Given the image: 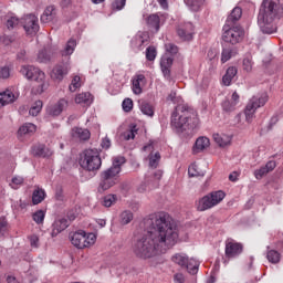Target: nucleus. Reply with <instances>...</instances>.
Instances as JSON below:
<instances>
[{
	"label": "nucleus",
	"mask_w": 283,
	"mask_h": 283,
	"mask_svg": "<svg viewBox=\"0 0 283 283\" xmlns=\"http://www.w3.org/2000/svg\"><path fill=\"white\" fill-rule=\"evenodd\" d=\"M243 251L244 245L242 243L232 239L226 241L224 255L227 260H235V258H240Z\"/></svg>",
	"instance_id": "10"
},
{
	"label": "nucleus",
	"mask_w": 283,
	"mask_h": 283,
	"mask_svg": "<svg viewBox=\"0 0 283 283\" xmlns=\"http://www.w3.org/2000/svg\"><path fill=\"white\" fill-rule=\"evenodd\" d=\"M72 136L73 138H78L80 140H90L92 134L87 128L75 127L72 129Z\"/></svg>",
	"instance_id": "25"
},
{
	"label": "nucleus",
	"mask_w": 283,
	"mask_h": 283,
	"mask_svg": "<svg viewBox=\"0 0 283 283\" xmlns=\"http://www.w3.org/2000/svg\"><path fill=\"white\" fill-rule=\"evenodd\" d=\"M170 125L176 134L193 132L200 126L198 113L187 104H179L171 114Z\"/></svg>",
	"instance_id": "2"
},
{
	"label": "nucleus",
	"mask_w": 283,
	"mask_h": 283,
	"mask_svg": "<svg viewBox=\"0 0 283 283\" xmlns=\"http://www.w3.org/2000/svg\"><path fill=\"white\" fill-rule=\"evenodd\" d=\"M34 132H36V126L32 123H27L19 128L18 135L30 136V134H34Z\"/></svg>",
	"instance_id": "31"
},
{
	"label": "nucleus",
	"mask_w": 283,
	"mask_h": 283,
	"mask_svg": "<svg viewBox=\"0 0 283 283\" xmlns=\"http://www.w3.org/2000/svg\"><path fill=\"white\" fill-rule=\"evenodd\" d=\"M156 54H157L156 46H148L146 49L147 61H156Z\"/></svg>",
	"instance_id": "48"
},
{
	"label": "nucleus",
	"mask_w": 283,
	"mask_h": 283,
	"mask_svg": "<svg viewBox=\"0 0 283 283\" xmlns=\"http://www.w3.org/2000/svg\"><path fill=\"white\" fill-rule=\"evenodd\" d=\"M41 109H43V102L36 101L30 108L29 114L30 116H39V114H41Z\"/></svg>",
	"instance_id": "40"
},
{
	"label": "nucleus",
	"mask_w": 283,
	"mask_h": 283,
	"mask_svg": "<svg viewBox=\"0 0 283 283\" xmlns=\"http://www.w3.org/2000/svg\"><path fill=\"white\" fill-rule=\"evenodd\" d=\"M171 260L175 264H178V266L185 269V265L187 264V262H189V256H187V254L177 253L172 255Z\"/></svg>",
	"instance_id": "34"
},
{
	"label": "nucleus",
	"mask_w": 283,
	"mask_h": 283,
	"mask_svg": "<svg viewBox=\"0 0 283 283\" xmlns=\"http://www.w3.org/2000/svg\"><path fill=\"white\" fill-rule=\"evenodd\" d=\"M188 176H190V178H198V176H202L200 171H198V165L192 164L189 166Z\"/></svg>",
	"instance_id": "51"
},
{
	"label": "nucleus",
	"mask_w": 283,
	"mask_h": 283,
	"mask_svg": "<svg viewBox=\"0 0 283 283\" xmlns=\"http://www.w3.org/2000/svg\"><path fill=\"white\" fill-rule=\"evenodd\" d=\"M118 174H120L119 168H107L103 170L99 175L98 192L103 193L107 191V189H112V187L118 182Z\"/></svg>",
	"instance_id": "6"
},
{
	"label": "nucleus",
	"mask_w": 283,
	"mask_h": 283,
	"mask_svg": "<svg viewBox=\"0 0 283 283\" xmlns=\"http://www.w3.org/2000/svg\"><path fill=\"white\" fill-rule=\"evenodd\" d=\"M283 17V4L280 0H263L258 14V23L263 34H273V22Z\"/></svg>",
	"instance_id": "3"
},
{
	"label": "nucleus",
	"mask_w": 283,
	"mask_h": 283,
	"mask_svg": "<svg viewBox=\"0 0 283 283\" xmlns=\"http://www.w3.org/2000/svg\"><path fill=\"white\" fill-rule=\"evenodd\" d=\"M160 163V153H155L149 155V167L156 169Z\"/></svg>",
	"instance_id": "43"
},
{
	"label": "nucleus",
	"mask_w": 283,
	"mask_h": 283,
	"mask_svg": "<svg viewBox=\"0 0 283 283\" xmlns=\"http://www.w3.org/2000/svg\"><path fill=\"white\" fill-rule=\"evenodd\" d=\"M263 167H265V170H268V174H270V171H273V169H275V167H277V164L275 163V160H270Z\"/></svg>",
	"instance_id": "63"
},
{
	"label": "nucleus",
	"mask_w": 283,
	"mask_h": 283,
	"mask_svg": "<svg viewBox=\"0 0 283 283\" xmlns=\"http://www.w3.org/2000/svg\"><path fill=\"white\" fill-rule=\"evenodd\" d=\"M45 200V190L38 188L32 193V202L33 205H41V202Z\"/></svg>",
	"instance_id": "36"
},
{
	"label": "nucleus",
	"mask_w": 283,
	"mask_h": 283,
	"mask_svg": "<svg viewBox=\"0 0 283 283\" xmlns=\"http://www.w3.org/2000/svg\"><path fill=\"white\" fill-rule=\"evenodd\" d=\"M149 45V33L145 31H139L130 40V48L134 52H140L145 50V46Z\"/></svg>",
	"instance_id": "13"
},
{
	"label": "nucleus",
	"mask_w": 283,
	"mask_h": 283,
	"mask_svg": "<svg viewBox=\"0 0 283 283\" xmlns=\"http://www.w3.org/2000/svg\"><path fill=\"white\" fill-rule=\"evenodd\" d=\"M146 25L151 32L160 30V17L158 13H153L146 18Z\"/></svg>",
	"instance_id": "20"
},
{
	"label": "nucleus",
	"mask_w": 283,
	"mask_h": 283,
	"mask_svg": "<svg viewBox=\"0 0 283 283\" xmlns=\"http://www.w3.org/2000/svg\"><path fill=\"white\" fill-rule=\"evenodd\" d=\"M222 109L223 112L231 113L235 111V103L229 99L222 102Z\"/></svg>",
	"instance_id": "44"
},
{
	"label": "nucleus",
	"mask_w": 283,
	"mask_h": 283,
	"mask_svg": "<svg viewBox=\"0 0 283 283\" xmlns=\"http://www.w3.org/2000/svg\"><path fill=\"white\" fill-rule=\"evenodd\" d=\"M21 25L30 36H34L39 32V18L34 14H27L21 19Z\"/></svg>",
	"instance_id": "12"
},
{
	"label": "nucleus",
	"mask_w": 283,
	"mask_h": 283,
	"mask_svg": "<svg viewBox=\"0 0 283 283\" xmlns=\"http://www.w3.org/2000/svg\"><path fill=\"white\" fill-rule=\"evenodd\" d=\"M17 42V35H2L0 36V43L3 45H10L11 43Z\"/></svg>",
	"instance_id": "50"
},
{
	"label": "nucleus",
	"mask_w": 283,
	"mask_h": 283,
	"mask_svg": "<svg viewBox=\"0 0 283 283\" xmlns=\"http://www.w3.org/2000/svg\"><path fill=\"white\" fill-rule=\"evenodd\" d=\"M23 177L21 176H15L12 178L10 186L12 187V189H19V187H21V185H23Z\"/></svg>",
	"instance_id": "53"
},
{
	"label": "nucleus",
	"mask_w": 283,
	"mask_h": 283,
	"mask_svg": "<svg viewBox=\"0 0 283 283\" xmlns=\"http://www.w3.org/2000/svg\"><path fill=\"white\" fill-rule=\"evenodd\" d=\"M136 134H138V128L136 125H132L128 130L123 133L124 140H134L136 138Z\"/></svg>",
	"instance_id": "38"
},
{
	"label": "nucleus",
	"mask_w": 283,
	"mask_h": 283,
	"mask_svg": "<svg viewBox=\"0 0 283 283\" xmlns=\"http://www.w3.org/2000/svg\"><path fill=\"white\" fill-rule=\"evenodd\" d=\"M29 241L32 249H39V237L36 234L30 235Z\"/></svg>",
	"instance_id": "59"
},
{
	"label": "nucleus",
	"mask_w": 283,
	"mask_h": 283,
	"mask_svg": "<svg viewBox=\"0 0 283 283\" xmlns=\"http://www.w3.org/2000/svg\"><path fill=\"white\" fill-rule=\"evenodd\" d=\"M75 103L82 107H90L94 103V96L90 92L78 93L75 96Z\"/></svg>",
	"instance_id": "18"
},
{
	"label": "nucleus",
	"mask_w": 283,
	"mask_h": 283,
	"mask_svg": "<svg viewBox=\"0 0 283 283\" xmlns=\"http://www.w3.org/2000/svg\"><path fill=\"white\" fill-rule=\"evenodd\" d=\"M208 59L211 62V65H218V53L214 50L208 51Z\"/></svg>",
	"instance_id": "57"
},
{
	"label": "nucleus",
	"mask_w": 283,
	"mask_h": 283,
	"mask_svg": "<svg viewBox=\"0 0 283 283\" xmlns=\"http://www.w3.org/2000/svg\"><path fill=\"white\" fill-rule=\"evenodd\" d=\"M242 70H243V72H247L248 74L253 72V59L252 57L243 59Z\"/></svg>",
	"instance_id": "41"
},
{
	"label": "nucleus",
	"mask_w": 283,
	"mask_h": 283,
	"mask_svg": "<svg viewBox=\"0 0 283 283\" xmlns=\"http://www.w3.org/2000/svg\"><path fill=\"white\" fill-rule=\"evenodd\" d=\"M36 61H38V63H48V61H50V55H48V52H45V51H40L38 53Z\"/></svg>",
	"instance_id": "56"
},
{
	"label": "nucleus",
	"mask_w": 283,
	"mask_h": 283,
	"mask_svg": "<svg viewBox=\"0 0 283 283\" xmlns=\"http://www.w3.org/2000/svg\"><path fill=\"white\" fill-rule=\"evenodd\" d=\"M116 202V195H107L103 198L102 205L104 207H112Z\"/></svg>",
	"instance_id": "49"
},
{
	"label": "nucleus",
	"mask_w": 283,
	"mask_h": 283,
	"mask_svg": "<svg viewBox=\"0 0 283 283\" xmlns=\"http://www.w3.org/2000/svg\"><path fill=\"white\" fill-rule=\"evenodd\" d=\"M231 24H226L223 27V34L222 39L226 43H231V45H235L244 39V29L241 27H232L229 28Z\"/></svg>",
	"instance_id": "9"
},
{
	"label": "nucleus",
	"mask_w": 283,
	"mask_h": 283,
	"mask_svg": "<svg viewBox=\"0 0 283 283\" xmlns=\"http://www.w3.org/2000/svg\"><path fill=\"white\" fill-rule=\"evenodd\" d=\"M212 137L219 147H229V145H231V136L229 135L213 134Z\"/></svg>",
	"instance_id": "29"
},
{
	"label": "nucleus",
	"mask_w": 283,
	"mask_h": 283,
	"mask_svg": "<svg viewBox=\"0 0 283 283\" xmlns=\"http://www.w3.org/2000/svg\"><path fill=\"white\" fill-rule=\"evenodd\" d=\"M70 227V221L67 219H59L53 223V230L51 232L52 238H56L59 233L65 231Z\"/></svg>",
	"instance_id": "21"
},
{
	"label": "nucleus",
	"mask_w": 283,
	"mask_h": 283,
	"mask_svg": "<svg viewBox=\"0 0 283 283\" xmlns=\"http://www.w3.org/2000/svg\"><path fill=\"white\" fill-rule=\"evenodd\" d=\"M20 73L29 81H35L36 83H43L45 81V73L32 65L22 66Z\"/></svg>",
	"instance_id": "11"
},
{
	"label": "nucleus",
	"mask_w": 283,
	"mask_h": 283,
	"mask_svg": "<svg viewBox=\"0 0 283 283\" xmlns=\"http://www.w3.org/2000/svg\"><path fill=\"white\" fill-rule=\"evenodd\" d=\"M102 165L103 159H101L98 149H85L80 156V166L85 171H92L94 174L101 169Z\"/></svg>",
	"instance_id": "4"
},
{
	"label": "nucleus",
	"mask_w": 283,
	"mask_h": 283,
	"mask_svg": "<svg viewBox=\"0 0 283 283\" xmlns=\"http://www.w3.org/2000/svg\"><path fill=\"white\" fill-rule=\"evenodd\" d=\"M238 54V49L235 48H223L221 52V63H227L232 56Z\"/></svg>",
	"instance_id": "32"
},
{
	"label": "nucleus",
	"mask_w": 283,
	"mask_h": 283,
	"mask_svg": "<svg viewBox=\"0 0 283 283\" xmlns=\"http://www.w3.org/2000/svg\"><path fill=\"white\" fill-rule=\"evenodd\" d=\"M14 101H17V97L14 96V93H12V91L7 90L0 93V107L10 105V103H14Z\"/></svg>",
	"instance_id": "26"
},
{
	"label": "nucleus",
	"mask_w": 283,
	"mask_h": 283,
	"mask_svg": "<svg viewBox=\"0 0 283 283\" xmlns=\"http://www.w3.org/2000/svg\"><path fill=\"white\" fill-rule=\"evenodd\" d=\"M209 145H211L209 138H207V137L197 138V140L195 143V147H193L195 154L205 151V149H207V147H209Z\"/></svg>",
	"instance_id": "28"
},
{
	"label": "nucleus",
	"mask_w": 283,
	"mask_h": 283,
	"mask_svg": "<svg viewBox=\"0 0 283 283\" xmlns=\"http://www.w3.org/2000/svg\"><path fill=\"white\" fill-rule=\"evenodd\" d=\"M32 218L36 224H43V220H45V211L38 210L33 213Z\"/></svg>",
	"instance_id": "45"
},
{
	"label": "nucleus",
	"mask_w": 283,
	"mask_h": 283,
	"mask_svg": "<svg viewBox=\"0 0 283 283\" xmlns=\"http://www.w3.org/2000/svg\"><path fill=\"white\" fill-rule=\"evenodd\" d=\"M145 85V76L143 74H137L133 77V93L143 94V87Z\"/></svg>",
	"instance_id": "24"
},
{
	"label": "nucleus",
	"mask_w": 283,
	"mask_h": 283,
	"mask_svg": "<svg viewBox=\"0 0 283 283\" xmlns=\"http://www.w3.org/2000/svg\"><path fill=\"white\" fill-rule=\"evenodd\" d=\"M132 220H134V213H132V211L126 210L120 213V223L122 224H129V222H132Z\"/></svg>",
	"instance_id": "42"
},
{
	"label": "nucleus",
	"mask_w": 283,
	"mask_h": 283,
	"mask_svg": "<svg viewBox=\"0 0 283 283\" xmlns=\"http://www.w3.org/2000/svg\"><path fill=\"white\" fill-rule=\"evenodd\" d=\"M71 242L76 249H87L88 247L96 244V234H87L85 231L80 230L71 235Z\"/></svg>",
	"instance_id": "7"
},
{
	"label": "nucleus",
	"mask_w": 283,
	"mask_h": 283,
	"mask_svg": "<svg viewBox=\"0 0 283 283\" xmlns=\"http://www.w3.org/2000/svg\"><path fill=\"white\" fill-rule=\"evenodd\" d=\"M266 174H269L266 168L262 166L260 169L254 170V178H256V180H262Z\"/></svg>",
	"instance_id": "55"
},
{
	"label": "nucleus",
	"mask_w": 283,
	"mask_h": 283,
	"mask_svg": "<svg viewBox=\"0 0 283 283\" xmlns=\"http://www.w3.org/2000/svg\"><path fill=\"white\" fill-rule=\"evenodd\" d=\"M174 65V59L169 56H163L160 60V67L165 78H171V66Z\"/></svg>",
	"instance_id": "19"
},
{
	"label": "nucleus",
	"mask_w": 283,
	"mask_h": 283,
	"mask_svg": "<svg viewBox=\"0 0 283 283\" xmlns=\"http://www.w3.org/2000/svg\"><path fill=\"white\" fill-rule=\"evenodd\" d=\"M127 2V0H115L113 2V9L114 10H123V8H125V3Z\"/></svg>",
	"instance_id": "60"
},
{
	"label": "nucleus",
	"mask_w": 283,
	"mask_h": 283,
	"mask_svg": "<svg viewBox=\"0 0 283 283\" xmlns=\"http://www.w3.org/2000/svg\"><path fill=\"white\" fill-rule=\"evenodd\" d=\"M269 101V95L263 94L260 97L253 96L245 106L244 115L247 123H251L253 120V116L255 115V111L259 107H264L266 102Z\"/></svg>",
	"instance_id": "8"
},
{
	"label": "nucleus",
	"mask_w": 283,
	"mask_h": 283,
	"mask_svg": "<svg viewBox=\"0 0 283 283\" xmlns=\"http://www.w3.org/2000/svg\"><path fill=\"white\" fill-rule=\"evenodd\" d=\"M138 103L142 114H144L145 116H149V118H154V114L156 112V107H154V104L145 99H142Z\"/></svg>",
	"instance_id": "22"
},
{
	"label": "nucleus",
	"mask_w": 283,
	"mask_h": 283,
	"mask_svg": "<svg viewBox=\"0 0 283 283\" xmlns=\"http://www.w3.org/2000/svg\"><path fill=\"white\" fill-rule=\"evenodd\" d=\"M240 19H242V8L235 7L227 19V25H231L235 21H240Z\"/></svg>",
	"instance_id": "30"
},
{
	"label": "nucleus",
	"mask_w": 283,
	"mask_h": 283,
	"mask_svg": "<svg viewBox=\"0 0 283 283\" xmlns=\"http://www.w3.org/2000/svg\"><path fill=\"white\" fill-rule=\"evenodd\" d=\"M8 231V221L6 219H0V238H3Z\"/></svg>",
	"instance_id": "58"
},
{
	"label": "nucleus",
	"mask_w": 283,
	"mask_h": 283,
	"mask_svg": "<svg viewBox=\"0 0 283 283\" xmlns=\"http://www.w3.org/2000/svg\"><path fill=\"white\" fill-rule=\"evenodd\" d=\"M67 105H69L67 99L61 98L57 103L49 106L46 108V113L49 114V116H53V117L61 116V114H63V111L67 109Z\"/></svg>",
	"instance_id": "16"
},
{
	"label": "nucleus",
	"mask_w": 283,
	"mask_h": 283,
	"mask_svg": "<svg viewBox=\"0 0 283 283\" xmlns=\"http://www.w3.org/2000/svg\"><path fill=\"white\" fill-rule=\"evenodd\" d=\"M123 165H125V157L123 156L115 157L113 159V166L111 167V169L117 168L119 169V174H120V166Z\"/></svg>",
	"instance_id": "52"
},
{
	"label": "nucleus",
	"mask_w": 283,
	"mask_h": 283,
	"mask_svg": "<svg viewBox=\"0 0 283 283\" xmlns=\"http://www.w3.org/2000/svg\"><path fill=\"white\" fill-rule=\"evenodd\" d=\"M69 72H70L69 63L57 64L51 71V78H53V81L61 82L65 76H67Z\"/></svg>",
	"instance_id": "15"
},
{
	"label": "nucleus",
	"mask_w": 283,
	"mask_h": 283,
	"mask_svg": "<svg viewBox=\"0 0 283 283\" xmlns=\"http://www.w3.org/2000/svg\"><path fill=\"white\" fill-rule=\"evenodd\" d=\"M235 76H238V67L229 66L226 71V74L222 77L223 85L229 87V85H231V83L233 82V78H235Z\"/></svg>",
	"instance_id": "23"
},
{
	"label": "nucleus",
	"mask_w": 283,
	"mask_h": 283,
	"mask_svg": "<svg viewBox=\"0 0 283 283\" xmlns=\"http://www.w3.org/2000/svg\"><path fill=\"white\" fill-rule=\"evenodd\" d=\"M10 77V69L9 67H1L0 69V78H9Z\"/></svg>",
	"instance_id": "64"
},
{
	"label": "nucleus",
	"mask_w": 283,
	"mask_h": 283,
	"mask_svg": "<svg viewBox=\"0 0 283 283\" xmlns=\"http://www.w3.org/2000/svg\"><path fill=\"white\" fill-rule=\"evenodd\" d=\"M200 266V263L196 261L195 259H189L188 262L185 264L184 269L190 273V275H196L198 273V269Z\"/></svg>",
	"instance_id": "35"
},
{
	"label": "nucleus",
	"mask_w": 283,
	"mask_h": 283,
	"mask_svg": "<svg viewBox=\"0 0 283 283\" xmlns=\"http://www.w3.org/2000/svg\"><path fill=\"white\" fill-rule=\"evenodd\" d=\"M19 23H21V20H19V18L17 17H10L7 20V28L8 30H14V28H17V25H19Z\"/></svg>",
	"instance_id": "47"
},
{
	"label": "nucleus",
	"mask_w": 283,
	"mask_h": 283,
	"mask_svg": "<svg viewBox=\"0 0 283 283\" xmlns=\"http://www.w3.org/2000/svg\"><path fill=\"white\" fill-rule=\"evenodd\" d=\"M146 233L133 243V253L139 260H151L178 244V227L167 212H157L145 220Z\"/></svg>",
	"instance_id": "1"
},
{
	"label": "nucleus",
	"mask_w": 283,
	"mask_h": 283,
	"mask_svg": "<svg viewBox=\"0 0 283 283\" xmlns=\"http://www.w3.org/2000/svg\"><path fill=\"white\" fill-rule=\"evenodd\" d=\"M55 17H56V9L54 8V6H49L45 8L43 14L41 15V22L50 23V21H54Z\"/></svg>",
	"instance_id": "27"
},
{
	"label": "nucleus",
	"mask_w": 283,
	"mask_h": 283,
	"mask_svg": "<svg viewBox=\"0 0 283 283\" xmlns=\"http://www.w3.org/2000/svg\"><path fill=\"white\" fill-rule=\"evenodd\" d=\"M76 49V40H69L64 50L61 51L62 56H70L74 54V50Z\"/></svg>",
	"instance_id": "37"
},
{
	"label": "nucleus",
	"mask_w": 283,
	"mask_h": 283,
	"mask_svg": "<svg viewBox=\"0 0 283 283\" xmlns=\"http://www.w3.org/2000/svg\"><path fill=\"white\" fill-rule=\"evenodd\" d=\"M31 154L35 158H50V156H52L54 153L44 144H35L31 148Z\"/></svg>",
	"instance_id": "17"
},
{
	"label": "nucleus",
	"mask_w": 283,
	"mask_h": 283,
	"mask_svg": "<svg viewBox=\"0 0 283 283\" xmlns=\"http://www.w3.org/2000/svg\"><path fill=\"white\" fill-rule=\"evenodd\" d=\"M102 149H109L112 147V140H109V137H104L101 143Z\"/></svg>",
	"instance_id": "62"
},
{
	"label": "nucleus",
	"mask_w": 283,
	"mask_h": 283,
	"mask_svg": "<svg viewBox=\"0 0 283 283\" xmlns=\"http://www.w3.org/2000/svg\"><path fill=\"white\" fill-rule=\"evenodd\" d=\"M195 27L191 22H181L177 27V34L181 41H191L195 34Z\"/></svg>",
	"instance_id": "14"
},
{
	"label": "nucleus",
	"mask_w": 283,
	"mask_h": 283,
	"mask_svg": "<svg viewBox=\"0 0 283 283\" xmlns=\"http://www.w3.org/2000/svg\"><path fill=\"white\" fill-rule=\"evenodd\" d=\"M226 196L227 193L222 190L212 191L199 199L197 202V210L207 211L213 209V207L220 205L224 200Z\"/></svg>",
	"instance_id": "5"
},
{
	"label": "nucleus",
	"mask_w": 283,
	"mask_h": 283,
	"mask_svg": "<svg viewBox=\"0 0 283 283\" xmlns=\"http://www.w3.org/2000/svg\"><path fill=\"white\" fill-rule=\"evenodd\" d=\"M81 87V76L75 75L69 86L70 92H76Z\"/></svg>",
	"instance_id": "46"
},
{
	"label": "nucleus",
	"mask_w": 283,
	"mask_h": 283,
	"mask_svg": "<svg viewBox=\"0 0 283 283\" xmlns=\"http://www.w3.org/2000/svg\"><path fill=\"white\" fill-rule=\"evenodd\" d=\"M185 3L192 12H198L202 7V0H185Z\"/></svg>",
	"instance_id": "39"
},
{
	"label": "nucleus",
	"mask_w": 283,
	"mask_h": 283,
	"mask_svg": "<svg viewBox=\"0 0 283 283\" xmlns=\"http://www.w3.org/2000/svg\"><path fill=\"white\" fill-rule=\"evenodd\" d=\"M122 106L124 112H132V109H134V101H132V98H125Z\"/></svg>",
	"instance_id": "54"
},
{
	"label": "nucleus",
	"mask_w": 283,
	"mask_h": 283,
	"mask_svg": "<svg viewBox=\"0 0 283 283\" xmlns=\"http://www.w3.org/2000/svg\"><path fill=\"white\" fill-rule=\"evenodd\" d=\"M266 249H268V253H266L268 261L271 262V264H279L281 260L280 252H277L276 250H271L270 245H268Z\"/></svg>",
	"instance_id": "33"
},
{
	"label": "nucleus",
	"mask_w": 283,
	"mask_h": 283,
	"mask_svg": "<svg viewBox=\"0 0 283 283\" xmlns=\"http://www.w3.org/2000/svg\"><path fill=\"white\" fill-rule=\"evenodd\" d=\"M166 51L169 52V54H178V46L176 44L168 43L166 44Z\"/></svg>",
	"instance_id": "61"
}]
</instances>
